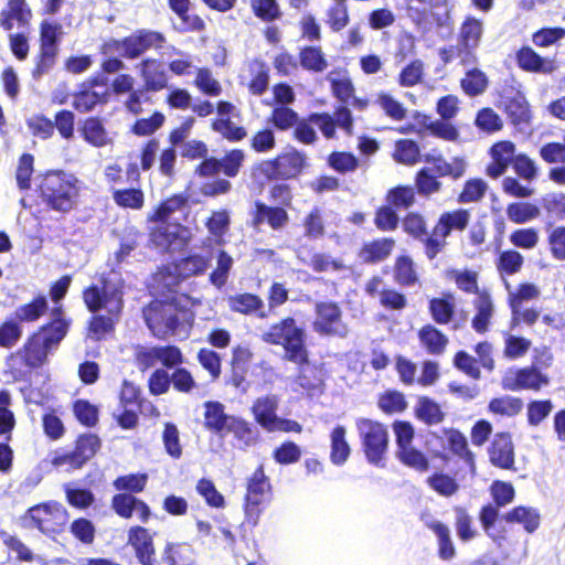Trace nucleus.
I'll return each instance as SVG.
<instances>
[{
  "mask_svg": "<svg viewBox=\"0 0 565 565\" xmlns=\"http://www.w3.org/2000/svg\"><path fill=\"white\" fill-rule=\"evenodd\" d=\"M124 279L113 273L103 278L102 287L94 285L86 288L83 299L89 311L105 310L109 316H95L90 322V332L99 340L114 328V317H118L124 307Z\"/></svg>",
  "mask_w": 565,
  "mask_h": 565,
  "instance_id": "obj_1",
  "label": "nucleus"
},
{
  "mask_svg": "<svg viewBox=\"0 0 565 565\" xmlns=\"http://www.w3.org/2000/svg\"><path fill=\"white\" fill-rule=\"evenodd\" d=\"M67 322L62 318H55L52 323L41 328L30 337L24 345L19 349L13 358L30 369L42 366L49 353L54 350L67 331Z\"/></svg>",
  "mask_w": 565,
  "mask_h": 565,
  "instance_id": "obj_2",
  "label": "nucleus"
},
{
  "mask_svg": "<svg viewBox=\"0 0 565 565\" xmlns=\"http://www.w3.org/2000/svg\"><path fill=\"white\" fill-rule=\"evenodd\" d=\"M82 189L83 182L76 175L62 170L49 172L41 185L44 202L58 212L73 210Z\"/></svg>",
  "mask_w": 565,
  "mask_h": 565,
  "instance_id": "obj_3",
  "label": "nucleus"
},
{
  "mask_svg": "<svg viewBox=\"0 0 565 565\" xmlns=\"http://www.w3.org/2000/svg\"><path fill=\"white\" fill-rule=\"evenodd\" d=\"M143 317L153 335L158 338L188 334L190 315L173 303L153 301L143 309Z\"/></svg>",
  "mask_w": 565,
  "mask_h": 565,
  "instance_id": "obj_4",
  "label": "nucleus"
},
{
  "mask_svg": "<svg viewBox=\"0 0 565 565\" xmlns=\"http://www.w3.org/2000/svg\"><path fill=\"white\" fill-rule=\"evenodd\" d=\"M264 342L280 344L286 351V358L297 364L307 362V350L305 348V330L296 324L292 318H285L273 324L262 334Z\"/></svg>",
  "mask_w": 565,
  "mask_h": 565,
  "instance_id": "obj_5",
  "label": "nucleus"
},
{
  "mask_svg": "<svg viewBox=\"0 0 565 565\" xmlns=\"http://www.w3.org/2000/svg\"><path fill=\"white\" fill-rule=\"evenodd\" d=\"M68 521L66 509L57 502L51 501L30 508L20 519L24 529H36L47 536L61 533Z\"/></svg>",
  "mask_w": 565,
  "mask_h": 565,
  "instance_id": "obj_6",
  "label": "nucleus"
},
{
  "mask_svg": "<svg viewBox=\"0 0 565 565\" xmlns=\"http://www.w3.org/2000/svg\"><path fill=\"white\" fill-rule=\"evenodd\" d=\"M355 426L367 461L377 467H384L388 447L387 428L369 418H358Z\"/></svg>",
  "mask_w": 565,
  "mask_h": 565,
  "instance_id": "obj_7",
  "label": "nucleus"
},
{
  "mask_svg": "<svg viewBox=\"0 0 565 565\" xmlns=\"http://www.w3.org/2000/svg\"><path fill=\"white\" fill-rule=\"evenodd\" d=\"M482 34L483 24L476 18L469 17L461 24L457 52L462 65H472L477 61L476 50L480 44Z\"/></svg>",
  "mask_w": 565,
  "mask_h": 565,
  "instance_id": "obj_8",
  "label": "nucleus"
},
{
  "mask_svg": "<svg viewBox=\"0 0 565 565\" xmlns=\"http://www.w3.org/2000/svg\"><path fill=\"white\" fill-rule=\"evenodd\" d=\"M313 330L322 335L344 338L347 324L342 321V312L333 302H319L316 306Z\"/></svg>",
  "mask_w": 565,
  "mask_h": 565,
  "instance_id": "obj_9",
  "label": "nucleus"
},
{
  "mask_svg": "<svg viewBox=\"0 0 565 565\" xmlns=\"http://www.w3.org/2000/svg\"><path fill=\"white\" fill-rule=\"evenodd\" d=\"M270 484L262 468H258L247 486L245 514L248 522L256 524L260 514L259 505L269 495Z\"/></svg>",
  "mask_w": 565,
  "mask_h": 565,
  "instance_id": "obj_10",
  "label": "nucleus"
},
{
  "mask_svg": "<svg viewBox=\"0 0 565 565\" xmlns=\"http://www.w3.org/2000/svg\"><path fill=\"white\" fill-rule=\"evenodd\" d=\"M306 156L295 149L279 156L274 161H266L262 164V171L268 178H292L301 172L306 166Z\"/></svg>",
  "mask_w": 565,
  "mask_h": 565,
  "instance_id": "obj_11",
  "label": "nucleus"
},
{
  "mask_svg": "<svg viewBox=\"0 0 565 565\" xmlns=\"http://www.w3.org/2000/svg\"><path fill=\"white\" fill-rule=\"evenodd\" d=\"M191 237L189 228L178 223L162 222L151 234V239L162 250L175 252L183 248Z\"/></svg>",
  "mask_w": 565,
  "mask_h": 565,
  "instance_id": "obj_12",
  "label": "nucleus"
},
{
  "mask_svg": "<svg viewBox=\"0 0 565 565\" xmlns=\"http://www.w3.org/2000/svg\"><path fill=\"white\" fill-rule=\"evenodd\" d=\"M138 365L142 369L154 366L161 363L167 367H172L182 362L181 351L177 347H140L136 352Z\"/></svg>",
  "mask_w": 565,
  "mask_h": 565,
  "instance_id": "obj_13",
  "label": "nucleus"
},
{
  "mask_svg": "<svg viewBox=\"0 0 565 565\" xmlns=\"http://www.w3.org/2000/svg\"><path fill=\"white\" fill-rule=\"evenodd\" d=\"M547 379L536 369L510 370L502 379V387L508 391L540 390Z\"/></svg>",
  "mask_w": 565,
  "mask_h": 565,
  "instance_id": "obj_14",
  "label": "nucleus"
},
{
  "mask_svg": "<svg viewBox=\"0 0 565 565\" xmlns=\"http://www.w3.org/2000/svg\"><path fill=\"white\" fill-rule=\"evenodd\" d=\"M164 38L162 34L153 31H139L126 38L119 46L122 55L128 58H136L149 49L161 47Z\"/></svg>",
  "mask_w": 565,
  "mask_h": 565,
  "instance_id": "obj_15",
  "label": "nucleus"
},
{
  "mask_svg": "<svg viewBox=\"0 0 565 565\" xmlns=\"http://www.w3.org/2000/svg\"><path fill=\"white\" fill-rule=\"evenodd\" d=\"M78 131L82 138L95 148L111 147L115 141L114 134L106 129L103 119L99 117L86 118L78 128Z\"/></svg>",
  "mask_w": 565,
  "mask_h": 565,
  "instance_id": "obj_16",
  "label": "nucleus"
},
{
  "mask_svg": "<svg viewBox=\"0 0 565 565\" xmlns=\"http://www.w3.org/2000/svg\"><path fill=\"white\" fill-rule=\"evenodd\" d=\"M100 447L99 438L96 435H83L77 439L76 448L73 454L54 459V465L68 462L74 467H81L87 460L93 458Z\"/></svg>",
  "mask_w": 565,
  "mask_h": 565,
  "instance_id": "obj_17",
  "label": "nucleus"
},
{
  "mask_svg": "<svg viewBox=\"0 0 565 565\" xmlns=\"http://www.w3.org/2000/svg\"><path fill=\"white\" fill-rule=\"evenodd\" d=\"M489 458L493 466L511 469L514 465V447L511 436L505 433L495 434L489 448Z\"/></svg>",
  "mask_w": 565,
  "mask_h": 565,
  "instance_id": "obj_18",
  "label": "nucleus"
},
{
  "mask_svg": "<svg viewBox=\"0 0 565 565\" xmlns=\"http://www.w3.org/2000/svg\"><path fill=\"white\" fill-rule=\"evenodd\" d=\"M139 68L147 90L159 92L168 86L169 75L161 62L148 58L139 64Z\"/></svg>",
  "mask_w": 565,
  "mask_h": 565,
  "instance_id": "obj_19",
  "label": "nucleus"
},
{
  "mask_svg": "<svg viewBox=\"0 0 565 565\" xmlns=\"http://www.w3.org/2000/svg\"><path fill=\"white\" fill-rule=\"evenodd\" d=\"M492 162L487 168L491 178L502 175L515 158V146L511 141H500L491 147Z\"/></svg>",
  "mask_w": 565,
  "mask_h": 565,
  "instance_id": "obj_20",
  "label": "nucleus"
},
{
  "mask_svg": "<svg viewBox=\"0 0 565 565\" xmlns=\"http://www.w3.org/2000/svg\"><path fill=\"white\" fill-rule=\"evenodd\" d=\"M60 26L56 24L43 23L41 29V61L35 73L38 75L47 72L54 62L56 53L55 42Z\"/></svg>",
  "mask_w": 565,
  "mask_h": 565,
  "instance_id": "obj_21",
  "label": "nucleus"
},
{
  "mask_svg": "<svg viewBox=\"0 0 565 565\" xmlns=\"http://www.w3.org/2000/svg\"><path fill=\"white\" fill-rule=\"evenodd\" d=\"M278 404L279 398L274 394L260 396L253 403L252 413L254 418L267 431L278 418Z\"/></svg>",
  "mask_w": 565,
  "mask_h": 565,
  "instance_id": "obj_22",
  "label": "nucleus"
},
{
  "mask_svg": "<svg viewBox=\"0 0 565 565\" xmlns=\"http://www.w3.org/2000/svg\"><path fill=\"white\" fill-rule=\"evenodd\" d=\"M128 542L136 551V555L142 565L154 564V548L152 537L143 527H132L128 534Z\"/></svg>",
  "mask_w": 565,
  "mask_h": 565,
  "instance_id": "obj_23",
  "label": "nucleus"
},
{
  "mask_svg": "<svg viewBox=\"0 0 565 565\" xmlns=\"http://www.w3.org/2000/svg\"><path fill=\"white\" fill-rule=\"evenodd\" d=\"M475 316L471 326L478 333L488 331L491 319L494 315V305L489 294L479 292L473 300Z\"/></svg>",
  "mask_w": 565,
  "mask_h": 565,
  "instance_id": "obj_24",
  "label": "nucleus"
},
{
  "mask_svg": "<svg viewBox=\"0 0 565 565\" xmlns=\"http://www.w3.org/2000/svg\"><path fill=\"white\" fill-rule=\"evenodd\" d=\"M31 10L28 8L25 0H9L7 7L0 12V25L10 31L14 23L25 25L31 19Z\"/></svg>",
  "mask_w": 565,
  "mask_h": 565,
  "instance_id": "obj_25",
  "label": "nucleus"
},
{
  "mask_svg": "<svg viewBox=\"0 0 565 565\" xmlns=\"http://www.w3.org/2000/svg\"><path fill=\"white\" fill-rule=\"evenodd\" d=\"M232 415L224 412V405L220 402H206L204 404V425L207 429L220 435L228 434Z\"/></svg>",
  "mask_w": 565,
  "mask_h": 565,
  "instance_id": "obj_26",
  "label": "nucleus"
},
{
  "mask_svg": "<svg viewBox=\"0 0 565 565\" xmlns=\"http://www.w3.org/2000/svg\"><path fill=\"white\" fill-rule=\"evenodd\" d=\"M92 83L83 84L81 89L73 94L72 105L76 110L87 113L94 109L99 103L106 102V89L99 92L94 89Z\"/></svg>",
  "mask_w": 565,
  "mask_h": 565,
  "instance_id": "obj_27",
  "label": "nucleus"
},
{
  "mask_svg": "<svg viewBox=\"0 0 565 565\" xmlns=\"http://www.w3.org/2000/svg\"><path fill=\"white\" fill-rule=\"evenodd\" d=\"M470 212L458 209L451 212H445L440 215L436 226L438 235L449 236L451 231H463L470 222Z\"/></svg>",
  "mask_w": 565,
  "mask_h": 565,
  "instance_id": "obj_28",
  "label": "nucleus"
},
{
  "mask_svg": "<svg viewBox=\"0 0 565 565\" xmlns=\"http://www.w3.org/2000/svg\"><path fill=\"white\" fill-rule=\"evenodd\" d=\"M523 409V401L520 397L502 395L489 402L488 411L494 416L511 418Z\"/></svg>",
  "mask_w": 565,
  "mask_h": 565,
  "instance_id": "obj_29",
  "label": "nucleus"
},
{
  "mask_svg": "<svg viewBox=\"0 0 565 565\" xmlns=\"http://www.w3.org/2000/svg\"><path fill=\"white\" fill-rule=\"evenodd\" d=\"M288 214L281 207H271L263 203L256 204L254 223L256 225L267 223L273 230L282 228L288 222Z\"/></svg>",
  "mask_w": 565,
  "mask_h": 565,
  "instance_id": "obj_30",
  "label": "nucleus"
},
{
  "mask_svg": "<svg viewBox=\"0 0 565 565\" xmlns=\"http://www.w3.org/2000/svg\"><path fill=\"white\" fill-rule=\"evenodd\" d=\"M425 524L435 533L438 539V553L440 558L451 559L456 554V550L450 537L449 527L434 519H427Z\"/></svg>",
  "mask_w": 565,
  "mask_h": 565,
  "instance_id": "obj_31",
  "label": "nucleus"
},
{
  "mask_svg": "<svg viewBox=\"0 0 565 565\" xmlns=\"http://www.w3.org/2000/svg\"><path fill=\"white\" fill-rule=\"evenodd\" d=\"M394 245L395 242L392 238H381L373 241L363 246V248L360 252V258L364 263L381 262L390 256Z\"/></svg>",
  "mask_w": 565,
  "mask_h": 565,
  "instance_id": "obj_32",
  "label": "nucleus"
},
{
  "mask_svg": "<svg viewBox=\"0 0 565 565\" xmlns=\"http://www.w3.org/2000/svg\"><path fill=\"white\" fill-rule=\"evenodd\" d=\"M347 430L343 426H337L331 435V452L330 460L337 466H342L351 454V448L345 439Z\"/></svg>",
  "mask_w": 565,
  "mask_h": 565,
  "instance_id": "obj_33",
  "label": "nucleus"
},
{
  "mask_svg": "<svg viewBox=\"0 0 565 565\" xmlns=\"http://www.w3.org/2000/svg\"><path fill=\"white\" fill-rule=\"evenodd\" d=\"M504 520L509 523L522 524L529 533L534 532L540 525V513L536 509L530 507H518L508 512Z\"/></svg>",
  "mask_w": 565,
  "mask_h": 565,
  "instance_id": "obj_34",
  "label": "nucleus"
},
{
  "mask_svg": "<svg viewBox=\"0 0 565 565\" xmlns=\"http://www.w3.org/2000/svg\"><path fill=\"white\" fill-rule=\"evenodd\" d=\"M519 65L526 71L551 73L554 70V62L541 57L530 47L522 49L518 54Z\"/></svg>",
  "mask_w": 565,
  "mask_h": 565,
  "instance_id": "obj_35",
  "label": "nucleus"
},
{
  "mask_svg": "<svg viewBox=\"0 0 565 565\" xmlns=\"http://www.w3.org/2000/svg\"><path fill=\"white\" fill-rule=\"evenodd\" d=\"M419 340L430 354H441L448 343L447 337L430 324L422 328Z\"/></svg>",
  "mask_w": 565,
  "mask_h": 565,
  "instance_id": "obj_36",
  "label": "nucleus"
},
{
  "mask_svg": "<svg viewBox=\"0 0 565 565\" xmlns=\"http://www.w3.org/2000/svg\"><path fill=\"white\" fill-rule=\"evenodd\" d=\"M227 305L235 312L252 315L263 309L264 301L258 296L246 292L228 297Z\"/></svg>",
  "mask_w": 565,
  "mask_h": 565,
  "instance_id": "obj_37",
  "label": "nucleus"
},
{
  "mask_svg": "<svg viewBox=\"0 0 565 565\" xmlns=\"http://www.w3.org/2000/svg\"><path fill=\"white\" fill-rule=\"evenodd\" d=\"M540 289L534 284H522L516 291H509V300L512 309L513 320L519 318L522 301L533 300L540 297Z\"/></svg>",
  "mask_w": 565,
  "mask_h": 565,
  "instance_id": "obj_38",
  "label": "nucleus"
},
{
  "mask_svg": "<svg viewBox=\"0 0 565 565\" xmlns=\"http://www.w3.org/2000/svg\"><path fill=\"white\" fill-rule=\"evenodd\" d=\"M446 436L450 449L458 456L462 457L465 461L469 465L471 472H475V456L468 449L467 439L463 436V434H461L458 430L451 429L446 433Z\"/></svg>",
  "mask_w": 565,
  "mask_h": 565,
  "instance_id": "obj_39",
  "label": "nucleus"
},
{
  "mask_svg": "<svg viewBox=\"0 0 565 565\" xmlns=\"http://www.w3.org/2000/svg\"><path fill=\"white\" fill-rule=\"evenodd\" d=\"M376 105L393 120L401 121L406 117V108L391 94L381 92L376 96Z\"/></svg>",
  "mask_w": 565,
  "mask_h": 565,
  "instance_id": "obj_40",
  "label": "nucleus"
},
{
  "mask_svg": "<svg viewBox=\"0 0 565 565\" xmlns=\"http://www.w3.org/2000/svg\"><path fill=\"white\" fill-rule=\"evenodd\" d=\"M300 64L303 68L312 72H323L328 62L320 47L308 46L300 52Z\"/></svg>",
  "mask_w": 565,
  "mask_h": 565,
  "instance_id": "obj_41",
  "label": "nucleus"
},
{
  "mask_svg": "<svg viewBox=\"0 0 565 565\" xmlns=\"http://www.w3.org/2000/svg\"><path fill=\"white\" fill-rule=\"evenodd\" d=\"M47 310L45 297H39L32 302L20 306L15 310V318L21 322H33L42 317Z\"/></svg>",
  "mask_w": 565,
  "mask_h": 565,
  "instance_id": "obj_42",
  "label": "nucleus"
},
{
  "mask_svg": "<svg viewBox=\"0 0 565 565\" xmlns=\"http://www.w3.org/2000/svg\"><path fill=\"white\" fill-rule=\"evenodd\" d=\"M396 457L402 463L419 472L426 471L429 467L427 457L414 446L396 450Z\"/></svg>",
  "mask_w": 565,
  "mask_h": 565,
  "instance_id": "obj_43",
  "label": "nucleus"
},
{
  "mask_svg": "<svg viewBox=\"0 0 565 565\" xmlns=\"http://www.w3.org/2000/svg\"><path fill=\"white\" fill-rule=\"evenodd\" d=\"M488 78L483 72L478 68L470 70L461 79V87L469 96H477L486 90Z\"/></svg>",
  "mask_w": 565,
  "mask_h": 565,
  "instance_id": "obj_44",
  "label": "nucleus"
},
{
  "mask_svg": "<svg viewBox=\"0 0 565 565\" xmlns=\"http://www.w3.org/2000/svg\"><path fill=\"white\" fill-rule=\"evenodd\" d=\"M539 214V207L526 202L512 203L507 209L509 220L516 224L534 220Z\"/></svg>",
  "mask_w": 565,
  "mask_h": 565,
  "instance_id": "obj_45",
  "label": "nucleus"
},
{
  "mask_svg": "<svg viewBox=\"0 0 565 565\" xmlns=\"http://www.w3.org/2000/svg\"><path fill=\"white\" fill-rule=\"evenodd\" d=\"M170 565H192L193 551L189 544H168L164 551Z\"/></svg>",
  "mask_w": 565,
  "mask_h": 565,
  "instance_id": "obj_46",
  "label": "nucleus"
},
{
  "mask_svg": "<svg viewBox=\"0 0 565 565\" xmlns=\"http://www.w3.org/2000/svg\"><path fill=\"white\" fill-rule=\"evenodd\" d=\"M113 199L121 207L139 210L143 205L145 195L139 189H125L114 191Z\"/></svg>",
  "mask_w": 565,
  "mask_h": 565,
  "instance_id": "obj_47",
  "label": "nucleus"
},
{
  "mask_svg": "<svg viewBox=\"0 0 565 565\" xmlns=\"http://www.w3.org/2000/svg\"><path fill=\"white\" fill-rule=\"evenodd\" d=\"M395 280L401 285H413L417 281V274L413 260L407 256H401L395 262Z\"/></svg>",
  "mask_w": 565,
  "mask_h": 565,
  "instance_id": "obj_48",
  "label": "nucleus"
},
{
  "mask_svg": "<svg viewBox=\"0 0 565 565\" xmlns=\"http://www.w3.org/2000/svg\"><path fill=\"white\" fill-rule=\"evenodd\" d=\"M232 266L233 258L223 250L218 252L216 268L210 275L211 284L218 289L222 288L227 281Z\"/></svg>",
  "mask_w": 565,
  "mask_h": 565,
  "instance_id": "obj_49",
  "label": "nucleus"
},
{
  "mask_svg": "<svg viewBox=\"0 0 565 565\" xmlns=\"http://www.w3.org/2000/svg\"><path fill=\"white\" fill-rule=\"evenodd\" d=\"M394 158L397 162L412 166L418 161L419 148L413 140H399L395 146Z\"/></svg>",
  "mask_w": 565,
  "mask_h": 565,
  "instance_id": "obj_50",
  "label": "nucleus"
},
{
  "mask_svg": "<svg viewBox=\"0 0 565 565\" xmlns=\"http://www.w3.org/2000/svg\"><path fill=\"white\" fill-rule=\"evenodd\" d=\"M194 84L202 93L210 96H218L222 92L220 82L213 77L209 68L198 70Z\"/></svg>",
  "mask_w": 565,
  "mask_h": 565,
  "instance_id": "obj_51",
  "label": "nucleus"
},
{
  "mask_svg": "<svg viewBox=\"0 0 565 565\" xmlns=\"http://www.w3.org/2000/svg\"><path fill=\"white\" fill-rule=\"evenodd\" d=\"M523 265V256L516 250H505L499 256L497 267L501 274L513 275L520 271Z\"/></svg>",
  "mask_w": 565,
  "mask_h": 565,
  "instance_id": "obj_52",
  "label": "nucleus"
},
{
  "mask_svg": "<svg viewBox=\"0 0 565 565\" xmlns=\"http://www.w3.org/2000/svg\"><path fill=\"white\" fill-rule=\"evenodd\" d=\"M488 184L481 179L468 180L463 186L462 192L459 195L460 203H472L478 202L483 198Z\"/></svg>",
  "mask_w": 565,
  "mask_h": 565,
  "instance_id": "obj_53",
  "label": "nucleus"
},
{
  "mask_svg": "<svg viewBox=\"0 0 565 565\" xmlns=\"http://www.w3.org/2000/svg\"><path fill=\"white\" fill-rule=\"evenodd\" d=\"M424 125L431 132V135L447 141H455L459 136L458 130L444 119L430 120L428 117H425Z\"/></svg>",
  "mask_w": 565,
  "mask_h": 565,
  "instance_id": "obj_54",
  "label": "nucleus"
},
{
  "mask_svg": "<svg viewBox=\"0 0 565 565\" xmlns=\"http://www.w3.org/2000/svg\"><path fill=\"white\" fill-rule=\"evenodd\" d=\"M162 440L166 451L173 458L178 459L182 455L180 445L179 429L175 425L167 423L162 433Z\"/></svg>",
  "mask_w": 565,
  "mask_h": 565,
  "instance_id": "obj_55",
  "label": "nucleus"
},
{
  "mask_svg": "<svg viewBox=\"0 0 565 565\" xmlns=\"http://www.w3.org/2000/svg\"><path fill=\"white\" fill-rule=\"evenodd\" d=\"M196 491L200 495H202L205 502L213 508H223L224 507V498L216 490L214 483L207 479H201L196 483Z\"/></svg>",
  "mask_w": 565,
  "mask_h": 565,
  "instance_id": "obj_56",
  "label": "nucleus"
},
{
  "mask_svg": "<svg viewBox=\"0 0 565 565\" xmlns=\"http://www.w3.org/2000/svg\"><path fill=\"white\" fill-rule=\"evenodd\" d=\"M476 126L486 132L499 131L503 124L499 115L491 108L481 109L476 118Z\"/></svg>",
  "mask_w": 565,
  "mask_h": 565,
  "instance_id": "obj_57",
  "label": "nucleus"
},
{
  "mask_svg": "<svg viewBox=\"0 0 565 565\" xmlns=\"http://www.w3.org/2000/svg\"><path fill=\"white\" fill-rule=\"evenodd\" d=\"M34 158L32 154L24 153L19 160L15 172L17 183L20 189L26 190L31 186V177L33 173Z\"/></svg>",
  "mask_w": 565,
  "mask_h": 565,
  "instance_id": "obj_58",
  "label": "nucleus"
},
{
  "mask_svg": "<svg viewBox=\"0 0 565 565\" xmlns=\"http://www.w3.org/2000/svg\"><path fill=\"white\" fill-rule=\"evenodd\" d=\"M429 309L437 323L445 324L450 321L455 311V305L447 299H433Z\"/></svg>",
  "mask_w": 565,
  "mask_h": 565,
  "instance_id": "obj_59",
  "label": "nucleus"
},
{
  "mask_svg": "<svg viewBox=\"0 0 565 565\" xmlns=\"http://www.w3.org/2000/svg\"><path fill=\"white\" fill-rule=\"evenodd\" d=\"M428 484L439 494L450 497L455 494L459 486L456 480L444 473H436L428 479Z\"/></svg>",
  "mask_w": 565,
  "mask_h": 565,
  "instance_id": "obj_60",
  "label": "nucleus"
},
{
  "mask_svg": "<svg viewBox=\"0 0 565 565\" xmlns=\"http://www.w3.org/2000/svg\"><path fill=\"white\" fill-rule=\"evenodd\" d=\"M271 122L280 130H287L298 122V115L286 106L274 108L270 117Z\"/></svg>",
  "mask_w": 565,
  "mask_h": 565,
  "instance_id": "obj_61",
  "label": "nucleus"
},
{
  "mask_svg": "<svg viewBox=\"0 0 565 565\" xmlns=\"http://www.w3.org/2000/svg\"><path fill=\"white\" fill-rule=\"evenodd\" d=\"M415 201V193L412 186H397L387 194V202L395 207H409Z\"/></svg>",
  "mask_w": 565,
  "mask_h": 565,
  "instance_id": "obj_62",
  "label": "nucleus"
},
{
  "mask_svg": "<svg viewBox=\"0 0 565 565\" xmlns=\"http://www.w3.org/2000/svg\"><path fill=\"white\" fill-rule=\"evenodd\" d=\"M417 415L420 419L430 425L438 424L444 418L440 407L428 398L420 399Z\"/></svg>",
  "mask_w": 565,
  "mask_h": 565,
  "instance_id": "obj_63",
  "label": "nucleus"
},
{
  "mask_svg": "<svg viewBox=\"0 0 565 565\" xmlns=\"http://www.w3.org/2000/svg\"><path fill=\"white\" fill-rule=\"evenodd\" d=\"M306 236L310 238L321 237L324 233V225L321 211L315 207L303 220Z\"/></svg>",
  "mask_w": 565,
  "mask_h": 565,
  "instance_id": "obj_64",
  "label": "nucleus"
}]
</instances>
